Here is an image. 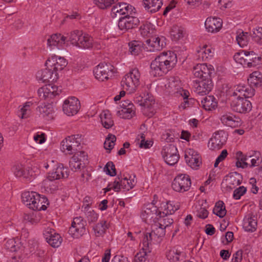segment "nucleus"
Wrapping results in <instances>:
<instances>
[{"instance_id": "nucleus-24", "label": "nucleus", "mask_w": 262, "mask_h": 262, "mask_svg": "<svg viewBox=\"0 0 262 262\" xmlns=\"http://www.w3.org/2000/svg\"><path fill=\"white\" fill-rule=\"evenodd\" d=\"M46 64H49L54 71L57 72L58 71L62 70L67 65V61L63 57L54 55L49 58Z\"/></svg>"}, {"instance_id": "nucleus-48", "label": "nucleus", "mask_w": 262, "mask_h": 262, "mask_svg": "<svg viewBox=\"0 0 262 262\" xmlns=\"http://www.w3.org/2000/svg\"><path fill=\"white\" fill-rule=\"evenodd\" d=\"M116 141V136L112 134H109L106 138L104 143V147L105 149L108 150V152H110L111 150L113 148Z\"/></svg>"}, {"instance_id": "nucleus-10", "label": "nucleus", "mask_w": 262, "mask_h": 262, "mask_svg": "<svg viewBox=\"0 0 262 262\" xmlns=\"http://www.w3.org/2000/svg\"><path fill=\"white\" fill-rule=\"evenodd\" d=\"M114 67L110 63H100L94 69L93 72L96 79L100 81L108 79L113 76Z\"/></svg>"}, {"instance_id": "nucleus-39", "label": "nucleus", "mask_w": 262, "mask_h": 262, "mask_svg": "<svg viewBox=\"0 0 262 262\" xmlns=\"http://www.w3.org/2000/svg\"><path fill=\"white\" fill-rule=\"evenodd\" d=\"M243 228L246 231L253 232L256 230L257 221L252 217H246L244 219Z\"/></svg>"}, {"instance_id": "nucleus-50", "label": "nucleus", "mask_w": 262, "mask_h": 262, "mask_svg": "<svg viewBox=\"0 0 262 262\" xmlns=\"http://www.w3.org/2000/svg\"><path fill=\"white\" fill-rule=\"evenodd\" d=\"M181 252L178 250L172 249L166 254L167 259L171 262H177L180 260Z\"/></svg>"}, {"instance_id": "nucleus-49", "label": "nucleus", "mask_w": 262, "mask_h": 262, "mask_svg": "<svg viewBox=\"0 0 262 262\" xmlns=\"http://www.w3.org/2000/svg\"><path fill=\"white\" fill-rule=\"evenodd\" d=\"M85 212V217L89 224L97 222L98 219V214L93 210H86L84 211Z\"/></svg>"}, {"instance_id": "nucleus-19", "label": "nucleus", "mask_w": 262, "mask_h": 262, "mask_svg": "<svg viewBox=\"0 0 262 262\" xmlns=\"http://www.w3.org/2000/svg\"><path fill=\"white\" fill-rule=\"evenodd\" d=\"M159 211H160L156 206L152 204H148L144 207L142 212V219L146 223H151L158 216H159Z\"/></svg>"}, {"instance_id": "nucleus-45", "label": "nucleus", "mask_w": 262, "mask_h": 262, "mask_svg": "<svg viewBox=\"0 0 262 262\" xmlns=\"http://www.w3.org/2000/svg\"><path fill=\"white\" fill-rule=\"evenodd\" d=\"M236 39L238 45L241 47H244L247 46L249 40L248 33L243 31L239 32L236 37Z\"/></svg>"}, {"instance_id": "nucleus-63", "label": "nucleus", "mask_w": 262, "mask_h": 262, "mask_svg": "<svg viewBox=\"0 0 262 262\" xmlns=\"http://www.w3.org/2000/svg\"><path fill=\"white\" fill-rule=\"evenodd\" d=\"M247 191V189L244 186H240L238 188L234 190L233 192V197L235 200H238Z\"/></svg>"}, {"instance_id": "nucleus-42", "label": "nucleus", "mask_w": 262, "mask_h": 262, "mask_svg": "<svg viewBox=\"0 0 262 262\" xmlns=\"http://www.w3.org/2000/svg\"><path fill=\"white\" fill-rule=\"evenodd\" d=\"M13 171L14 175L17 177H23L26 179L30 180V176H32V174H30L29 171H25L24 167L21 164L15 165L13 167Z\"/></svg>"}, {"instance_id": "nucleus-11", "label": "nucleus", "mask_w": 262, "mask_h": 262, "mask_svg": "<svg viewBox=\"0 0 262 262\" xmlns=\"http://www.w3.org/2000/svg\"><path fill=\"white\" fill-rule=\"evenodd\" d=\"M231 107L235 112L239 113H246L251 110L252 104L248 100L238 96L232 100Z\"/></svg>"}, {"instance_id": "nucleus-23", "label": "nucleus", "mask_w": 262, "mask_h": 262, "mask_svg": "<svg viewBox=\"0 0 262 262\" xmlns=\"http://www.w3.org/2000/svg\"><path fill=\"white\" fill-rule=\"evenodd\" d=\"M80 144H76L72 138H66L61 142V150L67 154H73L77 152Z\"/></svg>"}, {"instance_id": "nucleus-20", "label": "nucleus", "mask_w": 262, "mask_h": 262, "mask_svg": "<svg viewBox=\"0 0 262 262\" xmlns=\"http://www.w3.org/2000/svg\"><path fill=\"white\" fill-rule=\"evenodd\" d=\"M36 78L39 81L42 82H54L58 79V73L51 69H45L38 71L36 75Z\"/></svg>"}, {"instance_id": "nucleus-56", "label": "nucleus", "mask_w": 262, "mask_h": 262, "mask_svg": "<svg viewBox=\"0 0 262 262\" xmlns=\"http://www.w3.org/2000/svg\"><path fill=\"white\" fill-rule=\"evenodd\" d=\"M95 4L100 9H104L110 7L118 0H94Z\"/></svg>"}, {"instance_id": "nucleus-64", "label": "nucleus", "mask_w": 262, "mask_h": 262, "mask_svg": "<svg viewBox=\"0 0 262 262\" xmlns=\"http://www.w3.org/2000/svg\"><path fill=\"white\" fill-rule=\"evenodd\" d=\"M246 87L245 85H238L236 86L234 92L232 94V96L238 97V96H243L244 93H246L245 91H246Z\"/></svg>"}, {"instance_id": "nucleus-54", "label": "nucleus", "mask_w": 262, "mask_h": 262, "mask_svg": "<svg viewBox=\"0 0 262 262\" xmlns=\"http://www.w3.org/2000/svg\"><path fill=\"white\" fill-rule=\"evenodd\" d=\"M141 34L144 37L149 36L153 32V30L150 23L143 24L140 28Z\"/></svg>"}, {"instance_id": "nucleus-59", "label": "nucleus", "mask_w": 262, "mask_h": 262, "mask_svg": "<svg viewBox=\"0 0 262 262\" xmlns=\"http://www.w3.org/2000/svg\"><path fill=\"white\" fill-rule=\"evenodd\" d=\"M196 215L202 219H205L208 217L209 212L205 207H203V205L196 206Z\"/></svg>"}, {"instance_id": "nucleus-40", "label": "nucleus", "mask_w": 262, "mask_h": 262, "mask_svg": "<svg viewBox=\"0 0 262 262\" xmlns=\"http://www.w3.org/2000/svg\"><path fill=\"white\" fill-rule=\"evenodd\" d=\"M100 118L102 125L105 128H110L114 125V121L108 111H103L100 115Z\"/></svg>"}, {"instance_id": "nucleus-21", "label": "nucleus", "mask_w": 262, "mask_h": 262, "mask_svg": "<svg viewBox=\"0 0 262 262\" xmlns=\"http://www.w3.org/2000/svg\"><path fill=\"white\" fill-rule=\"evenodd\" d=\"M165 38L164 37H152L146 40L148 51L155 52L161 50L165 46Z\"/></svg>"}, {"instance_id": "nucleus-12", "label": "nucleus", "mask_w": 262, "mask_h": 262, "mask_svg": "<svg viewBox=\"0 0 262 262\" xmlns=\"http://www.w3.org/2000/svg\"><path fill=\"white\" fill-rule=\"evenodd\" d=\"M227 134L224 130H219L214 133L208 142V147L212 150L219 149L226 143Z\"/></svg>"}, {"instance_id": "nucleus-37", "label": "nucleus", "mask_w": 262, "mask_h": 262, "mask_svg": "<svg viewBox=\"0 0 262 262\" xmlns=\"http://www.w3.org/2000/svg\"><path fill=\"white\" fill-rule=\"evenodd\" d=\"M203 107L206 110L210 111L215 109L217 105L216 99L213 96H207L201 100Z\"/></svg>"}, {"instance_id": "nucleus-61", "label": "nucleus", "mask_w": 262, "mask_h": 262, "mask_svg": "<svg viewBox=\"0 0 262 262\" xmlns=\"http://www.w3.org/2000/svg\"><path fill=\"white\" fill-rule=\"evenodd\" d=\"M237 177L240 178V175L237 172L230 174L229 177V179H228L229 184L233 185H240L241 181L240 179H238Z\"/></svg>"}, {"instance_id": "nucleus-5", "label": "nucleus", "mask_w": 262, "mask_h": 262, "mask_svg": "<svg viewBox=\"0 0 262 262\" xmlns=\"http://www.w3.org/2000/svg\"><path fill=\"white\" fill-rule=\"evenodd\" d=\"M165 86L169 93L177 97L182 96L184 99L189 97V92L183 89L181 81L178 77L169 78L165 84Z\"/></svg>"}, {"instance_id": "nucleus-35", "label": "nucleus", "mask_w": 262, "mask_h": 262, "mask_svg": "<svg viewBox=\"0 0 262 262\" xmlns=\"http://www.w3.org/2000/svg\"><path fill=\"white\" fill-rule=\"evenodd\" d=\"M93 45V38L89 34L82 32L77 47L84 49H89L92 48Z\"/></svg>"}, {"instance_id": "nucleus-62", "label": "nucleus", "mask_w": 262, "mask_h": 262, "mask_svg": "<svg viewBox=\"0 0 262 262\" xmlns=\"http://www.w3.org/2000/svg\"><path fill=\"white\" fill-rule=\"evenodd\" d=\"M144 245L143 244V247L142 248V251H140L139 252L137 253L136 255V259L139 260V261L142 262L145 261V256L146 255L147 252H149V247H147L146 249Z\"/></svg>"}, {"instance_id": "nucleus-57", "label": "nucleus", "mask_w": 262, "mask_h": 262, "mask_svg": "<svg viewBox=\"0 0 262 262\" xmlns=\"http://www.w3.org/2000/svg\"><path fill=\"white\" fill-rule=\"evenodd\" d=\"M24 220L32 224H36L40 221V217L38 213H32V214H25Z\"/></svg>"}, {"instance_id": "nucleus-53", "label": "nucleus", "mask_w": 262, "mask_h": 262, "mask_svg": "<svg viewBox=\"0 0 262 262\" xmlns=\"http://www.w3.org/2000/svg\"><path fill=\"white\" fill-rule=\"evenodd\" d=\"M5 247L11 252H15L19 248L18 241L17 243L15 239H9L5 244Z\"/></svg>"}, {"instance_id": "nucleus-29", "label": "nucleus", "mask_w": 262, "mask_h": 262, "mask_svg": "<svg viewBox=\"0 0 262 262\" xmlns=\"http://www.w3.org/2000/svg\"><path fill=\"white\" fill-rule=\"evenodd\" d=\"M212 87L211 78L204 79L199 82L195 92L200 95H206L211 91Z\"/></svg>"}, {"instance_id": "nucleus-60", "label": "nucleus", "mask_w": 262, "mask_h": 262, "mask_svg": "<svg viewBox=\"0 0 262 262\" xmlns=\"http://www.w3.org/2000/svg\"><path fill=\"white\" fill-rule=\"evenodd\" d=\"M104 170L106 173L110 176H115L116 175V170L115 165L112 161L108 162L105 165Z\"/></svg>"}, {"instance_id": "nucleus-4", "label": "nucleus", "mask_w": 262, "mask_h": 262, "mask_svg": "<svg viewBox=\"0 0 262 262\" xmlns=\"http://www.w3.org/2000/svg\"><path fill=\"white\" fill-rule=\"evenodd\" d=\"M140 74L139 70L137 69H134L123 77L121 85L129 93H134L140 84Z\"/></svg>"}, {"instance_id": "nucleus-6", "label": "nucleus", "mask_w": 262, "mask_h": 262, "mask_svg": "<svg viewBox=\"0 0 262 262\" xmlns=\"http://www.w3.org/2000/svg\"><path fill=\"white\" fill-rule=\"evenodd\" d=\"M191 185L190 178L188 175L179 174L173 180L171 187L176 192L183 193L190 189Z\"/></svg>"}, {"instance_id": "nucleus-41", "label": "nucleus", "mask_w": 262, "mask_h": 262, "mask_svg": "<svg viewBox=\"0 0 262 262\" xmlns=\"http://www.w3.org/2000/svg\"><path fill=\"white\" fill-rule=\"evenodd\" d=\"M155 105V100L153 96L149 95L148 94L146 95H144V101L143 103V106L144 107L145 109L147 111H150V116H152L155 114V111L152 109L153 105Z\"/></svg>"}, {"instance_id": "nucleus-34", "label": "nucleus", "mask_w": 262, "mask_h": 262, "mask_svg": "<svg viewBox=\"0 0 262 262\" xmlns=\"http://www.w3.org/2000/svg\"><path fill=\"white\" fill-rule=\"evenodd\" d=\"M186 34V32L185 28L178 25L173 26L170 31L171 39L175 41L182 39Z\"/></svg>"}, {"instance_id": "nucleus-15", "label": "nucleus", "mask_w": 262, "mask_h": 262, "mask_svg": "<svg viewBox=\"0 0 262 262\" xmlns=\"http://www.w3.org/2000/svg\"><path fill=\"white\" fill-rule=\"evenodd\" d=\"M88 161V155L83 151L76 152L69 161V166L73 171L80 169L82 164L85 165Z\"/></svg>"}, {"instance_id": "nucleus-9", "label": "nucleus", "mask_w": 262, "mask_h": 262, "mask_svg": "<svg viewBox=\"0 0 262 262\" xmlns=\"http://www.w3.org/2000/svg\"><path fill=\"white\" fill-rule=\"evenodd\" d=\"M86 221L81 216L73 219L69 232L74 238H79L85 233Z\"/></svg>"}, {"instance_id": "nucleus-47", "label": "nucleus", "mask_w": 262, "mask_h": 262, "mask_svg": "<svg viewBox=\"0 0 262 262\" xmlns=\"http://www.w3.org/2000/svg\"><path fill=\"white\" fill-rule=\"evenodd\" d=\"M185 161L188 165L193 169L197 168L202 163L200 155H196L195 157H189V159L186 158Z\"/></svg>"}, {"instance_id": "nucleus-13", "label": "nucleus", "mask_w": 262, "mask_h": 262, "mask_svg": "<svg viewBox=\"0 0 262 262\" xmlns=\"http://www.w3.org/2000/svg\"><path fill=\"white\" fill-rule=\"evenodd\" d=\"M132 15L127 14L119 18L118 26L120 30L126 31L139 25L140 21L138 18Z\"/></svg>"}, {"instance_id": "nucleus-51", "label": "nucleus", "mask_w": 262, "mask_h": 262, "mask_svg": "<svg viewBox=\"0 0 262 262\" xmlns=\"http://www.w3.org/2000/svg\"><path fill=\"white\" fill-rule=\"evenodd\" d=\"M47 93L48 98H52L56 95H59L60 91H58V87L56 85L49 84L45 86Z\"/></svg>"}, {"instance_id": "nucleus-14", "label": "nucleus", "mask_w": 262, "mask_h": 262, "mask_svg": "<svg viewBox=\"0 0 262 262\" xmlns=\"http://www.w3.org/2000/svg\"><path fill=\"white\" fill-rule=\"evenodd\" d=\"M214 68L211 64L206 63L198 64L194 67L193 73L195 77L204 79L211 78V75L214 73Z\"/></svg>"}, {"instance_id": "nucleus-58", "label": "nucleus", "mask_w": 262, "mask_h": 262, "mask_svg": "<svg viewBox=\"0 0 262 262\" xmlns=\"http://www.w3.org/2000/svg\"><path fill=\"white\" fill-rule=\"evenodd\" d=\"M251 35L254 41L259 44H262V27H258L254 30Z\"/></svg>"}, {"instance_id": "nucleus-55", "label": "nucleus", "mask_w": 262, "mask_h": 262, "mask_svg": "<svg viewBox=\"0 0 262 262\" xmlns=\"http://www.w3.org/2000/svg\"><path fill=\"white\" fill-rule=\"evenodd\" d=\"M162 216H161L159 215L160 219L159 221L158 222L160 224V225L163 227H164L165 229L168 227L169 226L171 225L173 223V220L168 215H163L162 214Z\"/></svg>"}, {"instance_id": "nucleus-26", "label": "nucleus", "mask_w": 262, "mask_h": 262, "mask_svg": "<svg viewBox=\"0 0 262 262\" xmlns=\"http://www.w3.org/2000/svg\"><path fill=\"white\" fill-rule=\"evenodd\" d=\"M222 24V20L220 18L208 17L205 21V26L208 32L214 33L220 30Z\"/></svg>"}, {"instance_id": "nucleus-7", "label": "nucleus", "mask_w": 262, "mask_h": 262, "mask_svg": "<svg viewBox=\"0 0 262 262\" xmlns=\"http://www.w3.org/2000/svg\"><path fill=\"white\" fill-rule=\"evenodd\" d=\"M161 154L165 162L169 165H174L178 162L180 156L176 146L167 144L164 146Z\"/></svg>"}, {"instance_id": "nucleus-22", "label": "nucleus", "mask_w": 262, "mask_h": 262, "mask_svg": "<svg viewBox=\"0 0 262 262\" xmlns=\"http://www.w3.org/2000/svg\"><path fill=\"white\" fill-rule=\"evenodd\" d=\"M43 235L47 242L53 247H58L62 242V239L60 235L51 229L46 230Z\"/></svg>"}, {"instance_id": "nucleus-17", "label": "nucleus", "mask_w": 262, "mask_h": 262, "mask_svg": "<svg viewBox=\"0 0 262 262\" xmlns=\"http://www.w3.org/2000/svg\"><path fill=\"white\" fill-rule=\"evenodd\" d=\"M245 60H243L244 67L257 68L261 64V57L254 51H244Z\"/></svg>"}, {"instance_id": "nucleus-38", "label": "nucleus", "mask_w": 262, "mask_h": 262, "mask_svg": "<svg viewBox=\"0 0 262 262\" xmlns=\"http://www.w3.org/2000/svg\"><path fill=\"white\" fill-rule=\"evenodd\" d=\"M248 83L250 86L258 87L261 86L262 83V74L258 71L251 73L248 79Z\"/></svg>"}, {"instance_id": "nucleus-27", "label": "nucleus", "mask_w": 262, "mask_h": 262, "mask_svg": "<svg viewBox=\"0 0 262 262\" xmlns=\"http://www.w3.org/2000/svg\"><path fill=\"white\" fill-rule=\"evenodd\" d=\"M128 184V179L127 178H122V177H120L118 176L113 182L109 183L105 191H108L111 189H113L115 191L118 192L121 189L126 190Z\"/></svg>"}, {"instance_id": "nucleus-1", "label": "nucleus", "mask_w": 262, "mask_h": 262, "mask_svg": "<svg viewBox=\"0 0 262 262\" xmlns=\"http://www.w3.org/2000/svg\"><path fill=\"white\" fill-rule=\"evenodd\" d=\"M177 62L176 54L171 51L163 52L151 62L150 74L154 76H162L172 69Z\"/></svg>"}, {"instance_id": "nucleus-28", "label": "nucleus", "mask_w": 262, "mask_h": 262, "mask_svg": "<svg viewBox=\"0 0 262 262\" xmlns=\"http://www.w3.org/2000/svg\"><path fill=\"white\" fill-rule=\"evenodd\" d=\"M69 170L67 167H65L62 164H58L56 168L53 169L52 171L49 172L48 176L50 178L56 180L68 177Z\"/></svg>"}, {"instance_id": "nucleus-30", "label": "nucleus", "mask_w": 262, "mask_h": 262, "mask_svg": "<svg viewBox=\"0 0 262 262\" xmlns=\"http://www.w3.org/2000/svg\"><path fill=\"white\" fill-rule=\"evenodd\" d=\"M222 123L228 126L236 127L241 124V120L231 113H227L221 117Z\"/></svg>"}, {"instance_id": "nucleus-46", "label": "nucleus", "mask_w": 262, "mask_h": 262, "mask_svg": "<svg viewBox=\"0 0 262 262\" xmlns=\"http://www.w3.org/2000/svg\"><path fill=\"white\" fill-rule=\"evenodd\" d=\"M129 51L134 55H138L142 50V44L139 41L134 40L129 42Z\"/></svg>"}, {"instance_id": "nucleus-36", "label": "nucleus", "mask_w": 262, "mask_h": 262, "mask_svg": "<svg viewBox=\"0 0 262 262\" xmlns=\"http://www.w3.org/2000/svg\"><path fill=\"white\" fill-rule=\"evenodd\" d=\"M42 185L45 190L50 193L56 190L58 187V183L56 180L50 178L48 175L42 181Z\"/></svg>"}, {"instance_id": "nucleus-52", "label": "nucleus", "mask_w": 262, "mask_h": 262, "mask_svg": "<svg viewBox=\"0 0 262 262\" xmlns=\"http://www.w3.org/2000/svg\"><path fill=\"white\" fill-rule=\"evenodd\" d=\"M106 228H107V226L106 224V221L104 220L101 221L93 227V230L95 233L98 234V236L103 234Z\"/></svg>"}, {"instance_id": "nucleus-16", "label": "nucleus", "mask_w": 262, "mask_h": 262, "mask_svg": "<svg viewBox=\"0 0 262 262\" xmlns=\"http://www.w3.org/2000/svg\"><path fill=\"white\" fill-rule=\"evenodd\" d=\"M80 108V102L77 98L71 97L66 99L63 104V111L68 116L76 114Z\"/></svg>"}, {"instance_id": "nucleus-18", "label": "nucleus", "mask_w": 262, "mask_h": 262, "mask_svg": "<svg viewBox=\"0 0 262 262\" xmlns=\"http://www.w3.org/2000/svg\"><path fill=\"white\" fill-rule=\"evenodd\" d=\"M120 106L122 109L117 112V115L120 118L130 119L135 115V107L130 101H122Z\"/></svg>"}, {"instance_id": "nucleus-32", "label": "nucleus", "mask_w": 262, "mask_h": 262, "mask_svg": "<svg viewBox=\"0 0 262 262\" xmlns=\"http://www.w3.org/2000/svg\"><path fill=\"white\" fill-rule=\"evenodd\" d=\"M37 110L47 120H52L54 117V109L51 104L40 105L37 107Z\"/></svg>"}, {"instance_id": "nucleus-31", "label": "nucleus", "mask_w": 262, "mask_h": 262, "mask_svg": "<svg viewBox=\"0 0 262 262\" xmlns=\"http://www.w3.org/2000/svg\"><path fill=\"white\" fill-rule=\"evenodd\" d=\"M145 9L151 13L158 11L163 5L162 0H143Z\"/></svg>"}, {"instance_id": "nucleus-44", "label": "nucleus", "mask_w": 262, "mask_h": 262, "mask_svg": "<svg viewBox=\"0 0 262 262\" xmlns=\"http://www.w3.org/2000/svg\"><path fill=\"white\" fill-rule=\"evenodd\" d=\"M163 206H161L162 208H164V210L163 211H159V215L161 216H162V214L163 215H170L173 214L176 210L178 209V206H176L173 205V204L170 202H167L166 204H163Z\"/></svg>"}, {"instance_id": "nucleus-33", "label": "nucleus", "mask_w": 262, "mask_h": 262, "mask_svg": "<svg viewBox=\"0 0 262 262\" xmlns=\"http://www.w3.org/2000/svg\"><path fill=\"white\" fill-rule=\"evenodd\" d=\"M214 55V49L210 46H204L198 51V60L206 61L211 58Z\"/></svg>"}, {"instance_id": "nucleus-2", "label": "nucleus", "mask_w": 262, "mask_h": 262, "mask_svg": "<svg viewBox=\"0 0 262 262\" xmlns=\"http://www.w3.org/2000/svg\"><path fill=\"white\" fill-rule=\"evenodd\" d=\"M82 34V32L81 31L74 30L72 31L69 34L68 40L67 41L66 37L61 34H54L51 35L47 39V44L52 49L57 47L59 49L63 48L64 45L69 41L72 45L77 47Z\"/></svg>"}, {"instance_id": "nucleus-43", "label": "nucleus", "mask_w": 262, "mask_h": 262, "mask_svg": "<svg viewBox=\"0 0 262 262\" xmlns=\"http://www.w3.org/2000/svg\"><path fill=\"white\" fill-rule=\"evenodd\" d=\"M226 212L224 202L222 201L217 202L213 209V213L220 218H223L226 215Z\"/></svg>"}, {"instance_id": "nucleus-3", "label": "nucleus", "mask_w": 262, "mask_h": 262, "mask_svg": "<svg viewBox=\"0 0 262 262\" xmlns=\"http://www.w3.org/2000/svg\"><path fill=\"white\" fill-rule=\"evenodd\" d=\"M21 199L23 203L33 210H45L47 209L46 204H48L46 196H41L34 191L24 192L21 195Z\"/></svg>"}, {"instance_id": "nucleus-25", "label": "nucleus", "mask_w": 262, "mask_h": 262, "mask_svg": "<svg viewBox=\"0 0 262 262\" xmlns=\"http://www.w3.org/2000/svg\"><path fill=\"white\" fill-rule=\"evenodd\" d=\"M117 13L124 15L127 14H134L135 13V9L132 5L127 3H118L114 6L112 9V14L117 15Z\"/></svg>"}, {"instance_id": "nucleus-8", "label": "nucleus", "mask_w": 262, "mask_h": 262, "mask_svg": "<svg viewBox=\"0 0 262 262\" xmlns=\"http://www.w3.org/2000/svg\"><path fill=\"white\" fill-rule=\"evenodd\" d=\"M151 232L150 233H146L144 234L142 241V244L144 245V249L148 247L152 238H160L163 237L165 234V229L160 225L157 222L151 225Z\"/></svg>"}]
</instances>
